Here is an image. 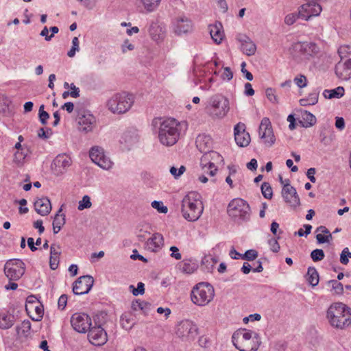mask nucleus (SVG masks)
<instances>
[{"label":"nucleus","instance_id":"nucleus-1","mask_svg":"<svg viewBox=\"0 0 351 351\" xmlns=\"http://www.w3.org/2000/svg\"><path fill=\"white\" fill-rule=\"evenodd\" d=\"M152 125L158 128V138L163 145L172 146L178 141L180 123L175 119L162 120L161 118H155L152 121Z\"/></svg>","mask_w":351,"mask_h":351},{"label":"nucleus","instance_id":"nucleus-2","mask_svg":"<svg viewBox=\"0 0 351 351\" xmlns=\"http://www.w3.org/2000/svg\"><path fill=\"white\" fill-rule=\"evenodd\" d=\"M232 341L240 351H256L261 343L258 333L245 328L236 330L232 336Z\"/></svg>","mask_w":351,"mask_h":351},{"label":"nucleus","instance_id":"nucleus-3","mask_svg":"<svg viewBox=\"0 0 351 351\" xmlns=\"http://www.w3.org/2000/svg\"><path fill=\"white\" fill-rule=\"evenodd\" d=\"M327 318L332 326L343 329L351 324L350 308L343 303H334L327 311Z\"/></svg>","mask_w":351,"mask_h":351},{"label":"nucleus","instance_id":"nucleus-4","mask_svg":"<svg viewBox=\"0 0 351 351\" xmlns=\"http://www.w3.org/2000/svg\"><path fill=\"white\" fill-rule=\"evenodd\" d=\"M215 296L214 287L208 282H199L195 285L191 291L192 302L199 306L208 304Z\"/></svg>","mask_w":351,"mask_h":351},{"label":"nucleus","instance_id":"nucleus-5","mask_svg":"<svg viewBox=\"0 0 351 351\" xmlns=\"http://www.w3.org/2000/svg\"><path fill=\"white\" fill-rule=\"evenodd\" d=\"M228 214L235 222L242 223L250 219L251 210L247 202L243 199L232 200L228 206Z\"/></svg>","mask_w":351,"mask_h":351},{"label":"nucleus","instance_id":"nucleus-6","mask_svg":"<svg viewBox=\"0 0 351 351\" xmlns=\"http://www.w3.org/2000/svg\"><path fill=\"white\" fill-rule=\"evenodd\" d=\"M134 103L133 96L125 92L113 95L108 101V109L113 113H125Z\"/></svg>","mask_w":351,"mask_h":351},{"label":"nucleus","instance_id":"nucleus-7","mask_svg":"<svg viewBox=\"0 0 351 351\" xmlns=\"http://www.w3.org/2000/svg\"><path fill=\"white\" fill-rule=\"evenodd\" d=\"M203 212L201 202L192 199L190 195L185 196L182 202V213L183 217L189 221H197Z\"/></svg>","mask_w":351,"mask_h":351},{"label":"nucleus","instance_id":"nucleus-8","mask_svg":"<svg viewBox=\"0 0 351 351\" xmlns=\"http://www.w3.org/2000/svg\"><path fill=\"white\" fill-rule=\"evenodd\" d=\"M207 109L213 117L223 118L229 110V101L221 95H213L209 99Z\"/></svg>","mask_w":351,"mask_h":351},{"label":"nucleus","instance_id":"nucleus-9","mask_svg":"<svg viewBox=\"0 0 351 351\" xmlns=\"http://www.w3.org/2000/svg\"><path fill=\"white\" fill-rule=\"evenodd\" d=\"M25 263L19 259H12L6 262L4 273L11 281L19 280L25 274Z\"/></svg>","mask_w":351,"mask_h":351},{"label":"nucleus","instance_id":"nucleus-10","mask_svg":"<svg viewBox=\"0 0 351 351\" xmlns=\"http://www.w3.org/2000/svg\"><path fill=\"white\" fill-rule=\"evenodd\" d=\"M197 326L189 319L182 320L176 326V335L183 341L193 339L197 335Z\"/></svg>","mask_w":351,"mask_h":351},{"label":"nucleus","instance_id":"nucleus-11","mask_svg":"<svg viewBox=\"0 0 351 351\" xmlns=\"http://www.w3.org/2000/svg\"><path fill=\"white\" fill-rule=\"evenodd\" d=\"M293 50L304 59L309 60L319 52V47L312 42H298L293 45Z\"/></svg>","mask_w":351,"mask_h":351},{"label":"nucleus","instance_id":"nucleus-12","mask_svg":"<svg viewBox=\"0 0 351 351\" xmlns=\"http://www.w3.org/2000/svg\"><path fill=\"white\" fill-rule=\"evenodd\" d=\"M72 164L71 158L66 154H58L53 160L51 169L53 174L59 176L66 173Z\"/></svg>","mask_w":351,"mask_h":351},{"label":"nucleus","instance_id":"nucleus-13","mask_svg":"<svg viewBox=\"0 0 351 351\" xmlns=\"http://www.w3.org/2000/svg\"><path fill=\"white\" fill-rule=\"evenodd\" d=\"M78 130L87 133L93 131L95 118L90 113L76 109Z\"/></svg>","mask_w":351,"mask_h":351},{"label":"nucleus","instance_id":"nucleus-14","mask_svg":"<svg viewBox=\"0 0 351 351\" xmlns=\"http://www.w3.org/2000/svg\"><path fill=\"white\" fill-rule=\"evenodd\" d=\"M90 158L94 163L104 169H109L112 166V162L105 155L101 147H93L90 151Z\"/></svg>","mask_w":351,"mask_h":351},{"label":"nucleus","instance_id":"nucleus-15","mask_svg":"<svg viewBox=\"0 0 351 351\" xmlns=\"http://www.w3.org/2000/svg\"><path fill=\"white\" fill-rule=\"evenodd\" d=\"M258 134L261 138L264 140V143L267 146L271 147L274 144L276 138L271 122L268 118L265 117L262 119L258 129Z\"/></svg>","mask_w":351,"mask_h":351},{"label":"nucleus","instance_id":"nucleus-16","mask_svg":"<svg viewBox=\"0 0 351 351\" xmlns=\"http://www.w3.org/2000/svg\"><path fill=\"white\" fill-rule=\"evenodd\" d=\"M322 8L320 4L317 2H309L306 1V3L302 5L299 8L298 16L301 19L308 21L312 16H317L319 15Z\"/></svg>","mask_w":351,"mask_h":351},{"label":"nucleus","instance_id":"nucleus-17","mask_svg":"<svg viewBox=\"0 0 351 351\" xmlns=\"http://www.w3.org/2000/svg\"><path fill=\"white\" fill-rule=\"evenodd\" d=\"M94 284V278L89 275L82 276L77 278L73 286V292L75 295L88 293Z\"/></svg>","mask_w":351,"mask_h":351},{"label":"nucleus","instance_id":"nucleus-18","mask_svg":"<svg viewBox=\"0 0 351 351\" xmlns=\"http://www.w3.org/2000/svg\"><path fill=\"white\" fill-rule=\"evenodd\" d=\"M71 324L75 330L84 333L90 328L91 321L86 314L75 313L71 318Z\"/></svg>","mask_w":351,"mask_h":351},{"label":"nucleus","instance_id":"nucleus-19","mask_svg":"<svg viewBox=\"0 0 351 351\" xmlns=\"http://www.w3.org/2000/svg\"><path fill=\"white\" fill-rule=\"evenodd\" d=\"M282 195L285 201L291 206L295 208L300 206V197L296 189L289 184V180H286V184H285L282 190Z\"/></svg>","mask_w":351,"mask_h":351},{"label":"nucleus","instance_id":"nucleus-20","mask_svg":"<svg viewBox=\"0 0 351 351\" xmlns=\"http://www.w3.org/2000/svg\"><path fill=\"white\" fill-rule=\"evenodd\" d=\"M234 140L241 147H247L250 143V135L245 131V125L243 123H237L234 128Z\"/></svg>","mask_w":351,"mask_h":351},{"label":"nucleus","instance_id":"nucleus-21","mask_svg":"<svg viewBox=\"0 0 351 351\" xmlns=\"http://www.w3.org/2000/svg\"><path fill=\"white\" fill-rule=\"evenodd\" d=\"M88 330V337L92 344L101 346L107 341V333L100 326H90Z\"/></svg>","mask_w":351,"mask_h":351},{"label":"nucleus","instance_id":"nucleus-22","mask_svg":"<svg viewBox=\"0 0 351 351\" xmlns=\"http://www.w3.org/2000/svg\"><path fill=\"white\" fill-rule=\"evenodd\" d=\"M204 155L201 158L200 164L202 167V169L208 168L210 169L209 176H214L216 174L217 171V168L214 164V162H211V160L219 159L221 158V156L216 152H203Z\"/></svg>","mask_w":351,"mask_h":351},{"label":"nucleus","instance_id":"nucleus-23","mask_svg":"<svg viewBox=\"0 0 351 351\" xmlns=\"http://www.w3.org/2000/svg\"><path fill=\"white\" fill-rule=\"evenodd\" d=\"M335 74L339 79L348 80L351 78V59L340 60L335 65Z\"/></svg>","mask_w":351,"mask_h":351},{"label":"nucleus","instance_id":"nucleus-24","mask_svg":"<svg viewBox=\"0 0 351 351\" xmlns=\"http://www.w3.org/2000/svg\"><path fill=\"white\" fill-rule=\"evenodd\" d=\"M193 23L186 16H179L175 23L174 32L177 35L190 33L193 31Z\"/></svg>","mask_w":351,"mask_h":351},{"label":"nucleus","instance_id":"nucleus-25","mask_svg":"<svg viewBox=\"0 0 351 351\" xmlns=\"http://www.w3.org/2000/svg\"><path fill=\"white\" fill-rule=\"evenodd\" d=\"M195 143L197 148L201 152H212L210 149L212 148L213 141L209 135L204 134L198 135L196 138Z\"/></svg>","mask_w":351,"mask_h":351},{"label":"nucleus","instance_id":"nucleus-26","mask_svg":"<svg viewBox=\"0 0 351 351\" xmlns=\"http://www.w3.org/2000/svg\"><path fill=\"white\" fill-rule=\"evenodd\" d=\"M35 210L42 216L47 215L51 210V204L47 197L38 199L34 202Z\"/></svg>","mask_w":351,"mask_h":351},{"label":"nucleus","instance_id":"nucleus-27","mask_svg":"<svg viewBox=\"0 0 351 351\" xmlns=\"http://www.w3.org/2000/svg\"><path fill=\"white\" fill-rule=\"evenodd\" d=\"M15 322L14 315L8 311H0V329L7 330L10 328Z\"/></svg>","mask_w":351,"mask_h":351},{"label":"nucleus","instance_id":"nucleus-28","mask_svg":"<svg viewBox=\"0 0 351 351\" xmlns=\"http://www.w3.org/2000/svg\"><path fill=\"white\" fill-rule=\"evenodd\" d=\"M239 41L241 43V50L247 56L254 55L256 50V45L250 38L243 35L238 37Z\"/></svg>","mask_w":351,"mask_h":351},{"label":"nucleus","instance_id":"nucleus-29","mask_svg":"<svg viewBox=\"0 0 351 351\" xmlns=\"http://www.w3.org/2000/svg\"><path fill=\"white\" fill-rule=\"evenodd\" d=\"M60 254L61 251L60 245L55 243L51 244L50 246L49 266L52 270H55L58 268Z\"/></svg>","mask_w":351,"mask_h":351},{"label":"nucleus","instance_id":"nucleus-30","mask_svg":"<svg viewBox=\"0 0 351 351\" xmlns=\"http://www.w3.org/2000/svg\"><path fill=\"white\" fill-rule=\"evenodd\" d=\"M208 29L213 41L217 44L221 43L224 36L221 23L217 22L214 25H210Z\"/></svg>","mask_w":351,"mask_h":351},{"label":"nucleus","instance_id":"nucleus-31","mask_svg":"<svg viewBox=\"0 0 351 351\" xmlns=\"http://www.w3.org/2000/svg\"><path fill=\"white\" fill-rule=\"evenodd\" d=\"M299 123L304 128H309L315 124L316 117L306 110H301Z\"/></svg>","mask_w":351,"mask_h":351},{"label":"nucleus","instance_id":"nucleus-32","mask_svg":"<svg viewBox=\"0 0 351 351\" xmlns=\"http://www.w3.org/2000/svg\"><path fill=\"white\" fill-rule=\"evenodd\" d=\"M149 33L154 40L158 41L163 38L165 31L158 23L153 22L149 26Z\"/></svg>","mask_w":351,"mask_h":351},{"label":"nucleus","instance_id":"nucleus-33","mask_svg":"<svg viewBox=\"0 0 351 351\" xmlns=\"http://www.w3.org/2000/svg\"><path fill=\"white\" fill-rule=\"evenodd\" d=\"M164 239L161 234L155 233L147 241V245L152 251H156L163 245Z\"/></svg>","mask_w":351,"mask_h":351},{"label":"nucleus","instance_id":"nucleus-34","mask_svg":"<svg viewBox=\"0 0 351 351\" xmlns=\"http://www.w3.org/2000/svg\"><path fill=\"white\" fill-rule=\"evenodd\" d=\"M345 90L343 86H338L334 89H326L323 92V96L326 99H339L344 95Z\"/></svg>","mask_w":351,"mask_h":351},{"label":"nucleus","instance_id":"nucleus-35","mask_svg":"<svg viewBox=\"0 0 351 351\" xmlns=\"http://www.w3.org/2000/svg\"><path fill=\"white\" fill-rule=\"evenodd\" d=\"M31 322L29 320H24L20 325L16 326V331L19 338L27 337L30 334Z\"/></svg>","mask_w":351,"mask_h":351},{"label":"nucleus","instance_id":"nucleus-36","mask_svg":"<svg viewBox=\"0 0 351 351\" xmlns=\"http://www.w3.org/2000/svg\"><path fill=\"white\" fill-rule=\"evenodd\" d=\"M179 266L182 272L186 274L194 273L198 267V265L195 262H191L190 260L183 261Z\"/></svg>","mask_w":351,"mask_h":351},{"label":"nucleus","instance_id":"nucleus-37","mask_svg":"<svg viewBox=\"0 0 351 351\" xmlns=\"http://www.w3.org/2000/svg\"><path fill=\"white\" fill-rule=\"evenodd\" d=\"M62 211V208H60L56 215L53 222V230L54 234H57L61 230L62 226L65 223V215H59V213Z\"/></svg>","mask_w":351,"mask_h":351},{"label":"nucleus","instance_id":"nucleus-38","mask_svg":"<svg viewBox=\"0 0 351 351\" xmlns=\"http://www.w3.org/2000/svg\"><path fill=\"white\" fill-rule=\"evenodd\" d=\"M307 280L313 287L317 285L319 282V274L316 269L309 267L307 271Z\"/></svg>","mask_w":351,"mask_h":351},{"label":"nucleus","instance_id":"nucleus-39","mask_svg":"<svg viewBox=\"0 0 351 351\" xmlns=\"http://www.w3.org/2000/svg\"><path fill=\"white\" fill-rule=\"evenodd\" d=\"M150 306V304L147 302L136 300L132 302L131 307L134 311L141 310L144 314H147L149 310Z\"/></svg>","mask_w":351,"mask_h":351},{"label":"nucleus","instance_id":"nucleus-40","mask_svg":"<svg viewBox=\"0 0 351 351\" xmlns=\"http://www.w3.org/2000/svg\"><path fill=\"white\" fill-rule=\"evenodd\" d=\"M29 150L27 149L17 150L14 156V162L18 166H21L23 164L25 158L27 156Z\"/></svg>","mask_w":351,"mask_h":351},{"label":"nucleus","instance_id":"nucleus-41","mask_svg":"<svg viewBox=\"0 0 351 351\" xmlns=\"http://www.w3.org/2000/svg\"><path fill=\"white\" fill-rule=\"evenodd\" d=\"M338 53L341 58L340 60H346V59H351V46H341L338 49Z\"/></svg>","mask_w":351,"mask_h":351},{"label":"nucleus","instance_id":"nucleus-42","mask_svg":"<svg viewBox=\"0 0 351 351\" xmlns=\"http://www.w3.org/2000/svg\"><path fill=\"white\" fill-rule=\"evenodd\" d=\"M161 0H141V2L148 12L154 11L159 5Z\"/></svg>","mask_w":351,"mask_h":351},{"label":"nucleus","instance_id":"nucleus-43","mask_svg":"<svg viewBox=\"0 0 351 351\" xmlns=\"http://www.w3.org/2000/svg\"><path fill=\"white\" fill-rule=\"evenodd\" d=\"M261 192L263 195L266 199H271L273 196L272 189L269 183L264 182L261 185Z\"/></svg>","mask_w":351,"mask_h":351},{"label":"nucleus","instance_id":"nucleus-44","mask_svg":"<svg viewBox=\"0 0 351 351\" xmlns=\"http://www.w3.org/2000/svg\"><path fill=\"white\" fill-rule=\"evenodd\" d=\"M328 284L332 285V289L336 294L341 295L343 293V287L341 282L336 280L328 281Z\"/></svg>","mask_w":351,"mask_h":351},{"label":"nucleus","instance_id":"nucleus-45","mask_svg":"<svg viewBox=\"0 0 351 351\" xmlns=\"http://www.w3.org/2000/svg\"><path fill=\"white\" fill-rule=\"evenodd\" d=\"M91 206H92V204L90 202V197L88 195H84L82 197V199L79 202V205H78L77 208L80 210H83L84 209L90 208Z\"/></svg>","mask_w":351,"mask_h":351},{"label":"nucleus","instance_id":"nucleus-46","mask_svg":"<svg viewBox=\"0 0 351 351\" xmlns=\"http://www.w3.org/2000/svg\"><path fill=\"white\" fill-rule=\"evenodd\" d=\"M324 252L321 249H315L311 253V258L314 262H317L324 258Z\"/></svg>","mask_w":351,"mask_h":351},{"label":"nucleus","instance_id":"nucleus-47","mask_svg":"<svg viewBox=\"0 0 351 351\" xmlns=\"http://www.w3.org/2000/svg\"><path fill=\"white\" fill-rule=\"evenodd\" d=\"M80 50L79 40L77 37H74L72 40V47L68 51L67 55L69 57L72 58L75 56L76 51Z\"/></svg>","mask_w":351,"mask_h":351},{"label":"nucleus","instance_id":"nucleus-48","mask_svg":"<svg viewBox=\"0 0 351 351\" xmlns=\"http://www.w3.org/2000/svg\"><path fill=\"white\" fill-rule=\"evenodd\" d=\"M144 284L141 282H138L137 284V288H135L134 285H130L129 287V289L130 290L132 291V294L135 296H137L138 295L141 294H143L145 293V287H144Z\"/></svg>","mask_w":351,"mask_h":351},{"label":"nucleus","instance_id":"nucleus-49","mask_svg":"<svg viewBox=\"0 0 351 351\" xmlns=\"http://www.w3.org/2000/svg\"><path fill=\"white\" fill-rule=\"evenodd\" d=\"M266 96L267 99L272 102L273 104H278V98L276 95V90L275 89L272 88H268L266 89Z\"/></svg>","mask_w":351,"mask_h":351},{"label":"nucleus","instance_id":"nucleus-50","mask_svg":"<svg viewBox=\"0 0 351 351\" xmlns=\"http://www.w3.org/2000/svg\"><path fill=\"white\" fill-rule=\"evenodd\" d=\"M152 206L160 213L165 214L168 211L167 207L165 206L163 203L160 201H153L152 202Z\"/></svg>","mask_w":351,"mask_h":351},{"label":"nucleus","instance_id":"nucleus-51","mask_svg":"<svg viewBox=\"0 0 351 351\" xmlns=\"http://www.w3.org/2000/svg\"><path fill=\"white\" fill-rule=\"evenodd\" d=\"M258 256V252L254 250H247L241 256L242 259L251 261L255 260Z\"/></svg>","mask_w":351,"mask_h":351},{"label":"nucleus","instance_id":"nucleus-52","mask_svg":"<svg viewBox=\"0 0 351 351\" xmlns=\"http://www.w3.org/2000/svg\"><path fill=\"white\" fill-rule=\"evenodd\" d=\"M298 18H301L298 16V12L289 14L285 18V23L288 25H291L293 24Z\"/></svg>","mask_w":351,"mask_h":351},{"label":"nucleus","instance_id":"nucleus-53","mask_svg":"<svg viewBox=\"0 0 351 351\" xmlns=\"http://www.w3.org/2000/svg\"><path fill=\"white\" fill-rule=\"evenodd\" d=\"M306 77L304 75H301L300 77H296L294 79L295 83L300 88H304L306 86Z\"/></svg>","mask_w":351,"mask_h":351},{"label":"nucleus","instance_id":"nucleus-54","mask_svg":"<svg viewBox=\"0 0 351 351\" xmlns=\"http://www.w3.org/2000/svg\"><path fill=\"white\" fill-rule=\"evenodd\" d=\"M269 245L270 249L274 252H278L280 250V245L276 239H271L269 240Z\"/></svg>","mask_w":351,"mask_h":351},{"label":"nucleus","instance_id":"nucleus-55","mask_svg":"<svg viewBox=\"0 0 351 351\" xmlns=\"http://www.w3.org/2000/svg\"><path fill=\"white\" fill-rule=\"evenodd\" d=\"M67 303V295L65 294L62 295L58 302V308L61 310L64 309Z\"/></svg>","mask_w":351,"mask_h":351},{"label":"nucleus","instance_id":"nucleus-56","mask_svg":"<svg viewBox=\"0 0 351 351\" xmlns=\"http://www.w3.org/2000/svg\"><path fill=\"white\" fill-rule=\"evenodd\" d=\"M170 251L171 252V256L176 258V260H180L182 258V255L179 253V250L176 246H171L170 247Z\"/></svg>","mask_w":351,"mask_h":351},{"label":"nucleus","instance_id":"nucleus-57","mask_svg":"<svg viewBox=\"0 0 351 351\" xmlns=\"http://www.w3.org/2000/svg\"><path fill=\"white\" fill-rule=\"evenodd\" d=\"M315 173H316V169L313 167L308 169L306 172L307 178L313 183H315L316 182V178L315 177Z\"/></svg>","mask_w":351,"mask_h":351},{"label":"nucleus","instance_id":"nucleus-58","mask_svg":"<svg viewBox=\"0 0 351 351\" xmlns=\"http://www.w3.org/2000/svg\"><path fill=\"white\" fill-rule=\"evenodd\" d=\"M245 62H243L241 63V72L245 75V77L249 80L252 81L253 80V75L249 72L247 70L245 69Z\"/></svg>","mask_w":351,"mask_h":351},{"label":"nucleus","instance_id":"nucleus-59","mask_svg":"<svg viewBox=\"0 0 351 351\" xmlns=\"http://www.w3.org/2000/svg\"><path fill=\"white\" fill-rule=\"evenodd\" d=\"M49 132H50V134H51V129H47V131L45 130L43 128H41L38 131V137L41 138H48L49 137Z\"/></svg>","mask_w":351,"mask_h":351},{"label":"nucleus","instance_id":"nucleus-60","mask_svg":"<svg viewBox=\"0 0 351 351\" xmlns=\"http://www.w3.org/2000/svg\"><path fill=\"white\" fill-rule=\"evenodd\" d=\"M71 91L70 92V96L73 98H77L80 97V89L76 87L74 84H71Z\"/></svg>","mask_w":351,"mask_h":351},{"label":"nucleus","instance_id":"nucleus-61","mask_svg":"<svg viewBox=\"0 0 351 351\" xmlns=\"http://www.w3.org/2000/svg\"><path fill=\"white\" fill-rule=\"evenodd\" d=\"M233 77V73L230 67H225L224 71L222 75V77L223 80L227 79L228 80H230Z\"/></svg>","mask_w":351,"mask_h":351},{"label":"nucleus","instance_id":"nucleus-62","mask_svg":"<svg viewBox=\"0 0 351 351\" xmlns=\"http://www.w3.org/2000/svg\"><path fill=\"white\" fill-rule=\"evenodd\" d=\"M132 252H133V254L130 256L132 259H133V260L138 259L140 261H142L144 263L147 262V259L145 258L142 255L139 254L136 250H134Z\"/></svg>","mask_w":351,"mask_h":351},{"label":"nucleus","instance_id":"nucleus-63","mask_svg":"<svg viewBox=\"0 0 351 351\" xmlns=\"http://www.w3.org/2000/svg\"><path fill=\"white\" fill-rule=\"evenodd\" d=\"M49 29L47 28V26L44 27V28L42 29V31L40 33V35L41 36L45 37V40L49 41L52 38V36L49 35Z\"/></svg>","mask_w":351,"mask_h":351},{"label":"nucleus","instance_id":"nucleus-64","mask_svg":"<svg viewBox=\"0 0 351 351\" xmlns=\"http://www.w3.org/2000/svg\"><path fill=\"white\" fill-rule=\"evenodd\" d=\"M245 94L247 96H252L254 94V90L250 83H245Z\"/></svg>","mask_w":351,"mask_h":351}]
</instances>
